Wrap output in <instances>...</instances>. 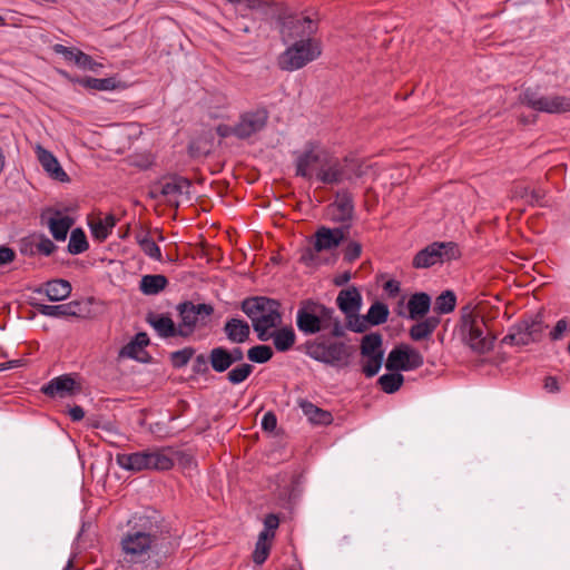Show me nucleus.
I'll list each match as a JSON object with an SVG mask.
<instances>
[{
    "label": "nucleus",
    "instance_id": "obj_42",
    "mask_svg": "<svg viewBox=\"0 0 570 570\" xmlns=\"http://www.w3.org/2000/svg\"><path fill=\"white\" fill-rule=\"evenodd\" d=\"M456 296L452 291H445L439 295L434 303V312L438 314H448L454 311Z\"/></svg>",
    "mask_w": 570,
    "mask_h": 570
},
{
    "label": "nucleus",
    "instance_id": "obj_63",
    "mask_svg": "<svg viewBox=\"0 0 570 570\" xmlns=\"http://www.w3.org/2000/svg\"><path fill=\"white\" fill-rule=\"evenodd\" d=\"M317 253L318 252H316L314 249V245L312 247L305 248L301 255L299 261L302 263H304L305 265H311V264L315 263V261L317 258Z\"/></svg>",
    "mask_w": 570,
    "mask_h": 570
},
{
    "label": "nucleus",
    "instance_id": "obj_46",
    "mask_svg": "<svg viewBox=\"0 0 570 570\" xmlns=\"http://www.w3.org/2000/svg\"><path fill=\"white\" fill-rule=\"evenodd\" d=\"M384 352L375 353V355H366V362L363 364L362 372L366 377L375 376L383 362Z\"/></svg>",
    "mask_w": 570,
    "mask_h": 570
},
{
    "label": "nucleus",
    "instance_id": "obj_30",
    "mask_svg": "<svg viewBox=\"0 0 570 570\" xmlns=\"http://www.w3.org/2000/svg\"><path fill=\"white\" fill-rule=\"evenodd\" d=\"M168 285V279L161 274L144 275L139 283V289L145 295H157Z\"/></svg>",
    "mask_w": 570,
    "mask_h": 570
},
{
    "label": "nucleus",
    "instance_id": "obj_51",
    "mask_svg": "<svg viewBox=\"0 0 570 570\" xmlns=\"http://www.w3.org/2000/svg\"><path fill=\"white\" fill-rule=\"evenodd\" d=\"M521 197H528V203L530 205L542 206V200L546 197V191L541 188H535L529 190L528 187H523L520 191Z\"/></svg>",
    "mask_w": 570,
    "mask_h": 570
},
{
    "label": "nucleus",
    "instance_id": "obj_43",
    "mask_svg": "<svg viewBox=\"0 0 570 570\" xmlns=\"http://www.w3.org/2000/svg\"><path fill=\"white\" fill-rule=\"evenodd\" d=\"M389 317V308L384 303L375 302L371 305L366 320L371 325L376 326L385 323Z\"/></svg>",
    "mask_w": 570,
    "mask_h": 570
},
{
    "label": "nucleus",
    "instance_id": "obj_53",
    "mask_svg": "<svg viewBox=\"0 0 570 570\" xmlns=\"http://www.w3.org/2000/svg\"><path fill=\"white\" fill-rule=\"evenodd\" d=\"M279 525V519L276 514L269 513L264 519V530L261 533H265L267 538H275V530Z\"/></svg>",
    "mask_w": 570,
    "mask_h": 570
},
{
    "label": "nucleus",
    "instance_id": "obj_57",
    "mask_svg": "<svg viewBox=\"0 0 570 570\" xmlns=\"http://www.w3.org/2000/svg\"><path fill=\"white\" fill-rule=\"evenodd\" d=\"M208 356H205L204 354H199L195 357L193 363V372L196 374H206L208 368Z\"/></svg>",
    "mask_w": 570,
    "mask_h": 570
},
{
    "label": "nucleus",
    "instance_id": "obj_55",
    "mask_svg": "<svg viewBox=\"0 0 570 570\" xmlns=\"http://www.w3.org/2000/svg\"><path fill=\"white\" fill-rule=\"evenodd\" d=\"M39 238V243L36 245L37 250L45 256H50L57 249V246L45 235H40Z\"/></svg>",
    "mask_w": 570,
    "mask_h": 570
},
{
    "label": "nucleus",
    "instance_id": "obj_26",
    "mask_svg": "<svg viewBox=\"0 0 570 570\" xmlns=\"http://www.w3.org/2000/svg\"><path fill=\"white\" fill-rule=\"evenodd\" d=\"M224 333L232 343H244L250 335L248 323L239 318H229L224 325Z\"/></svg>",
    "mask_w": 570,
    "mask_h": 570
},
{
    "label": "nucleus",
    "instance_id": "obj_40",
    "mask_svg": "<svg viewBox=\"0 0 570 570\" xmlns=\"http://www.w3.org/2000/svg\"><path fill=\"white\" fill-rule=\"evenodd\" d=\"M136 240L140 246L141 250L156 261H161V250L160 247L156 244L154 239L148 236V233H139L136 235Z\"/></svg>",
    "mask_w": 570,
    "mask_h": 570
},
{
    "label": "nucleus",
    "instance_id": "obj_50",
    "mask_svg": "<svg viewBox=\"0 0 570 570\" xmlns=\"http://www.w3.org/2000/svg\"><path fill=\"white\" fill-rule=\"evenodd\" d=\"M252 326L254 331L257 333V337L259 341L266 342L274 336V332H269L271 328L277 327L278 325H268L259 320H255L252 322Z\"/></svg>",
    "mask_w": 570,
    "mask_h": 570
},
{
    "label": "nucleus",
    "instance_id": "obj_24",
    "mask_svg": "<svg viewBox=\"0 0 570 570\" xmlns=\"http://www.w3.org/2000/svg\"><path fill=\"white\" fill-rule=\"evenodd\" d=\"M80 305L81 304L78 301H72L60 305L31 303V306L35 307L40 314L50 317H78Z\"/></svg>",
    "mask_w": 570,
    "mask_h": 570
},
{
    "label": "nucleus",
    "instance_id": "obj_19",
    "mask_svg": "<svg viewBox=\"0 0 570 570\" xmlns=\"http://www.w3.org/2000/svg\"><path fill=\"white\" fill-rule=\"evenodd\" d=\"M80 391V386L68 374L57 376L41 387V392L49 397L72 396Z\"/></svg>",
    "mask_w": 570,
    "mask_h": 570
},
{
    "label": "nucleus",
    "instance_id": "obj_62",
    "mask_svg": "<svg viewBox=\"0 0 570 570\" xmlns=\"http://www.w3.org/2000/svg\"><path fill=\"white\" fill-rule=\"evenodd\" d=\"M16 252L8 246H0V266L13 262Z\"/></svg>",
    "mask_w": 570,
    "mask_h": 570
},
{
    "label": "nucleus",
    "instance_id": "obj_56",
    "mask_svg": "<svg viewBox=\"0 0 570 570\" xmlns=\"http://www.w3.org/2000/svg\"><path fill=\"white\" fill-rule=\"evenodd\" d=\"M52 50L58 53V55H62L65 57L66 60H69V61H76V57H77V53L80 49H77V48H70V47H66L63 45H60V43H56L52 46Z\"/></svg>",
    "mask_w": 570,
    "mask_h": 570
},
{
    "label": "nucleus",
    "instance_id": "obj_27",
    "mask_svg": "<svg viewBox=\"0 0 570 570\" xmlns=\"http://www.w3.org/2000/svg\"><path fill=\"white\" fill-rule=\"evenodd\" d=\"M430 307L431 297L428 293H414L407 302L409 318L414 321L422 320L429 313Z\"/></svg>",
    "mask_w": 570,
    "mask_h": 570
},
{
    "label": "nucleus",
    "instance_id": "obj_59",
    "mask_svg": "<svg viewBox=\"0 0 570 570\" xmlns=\"http://www.w3.org/2000/svg\"><path fill=\"white\" fill-rule=\"evenodd\" d=\"M60 73L68 79L70 82L79 83L81 87L91 90L92 89V77H72L66 71H60Z\"/></svg>",
    "mask_w": 570,
    "mask_h": 570
},
{
    "label": "nucleus",
    "instance_id": "obj_3",
    "mask_svg": "<svg viewBox=\"0 0 570 570\" xmlns=\"http://www.w3.org/2000/svg\"><path fill=\"white\" fill-rule=\"evenodd\" d=\"M460 334L462 341L478 354L490 352L497 340L489 331L484 317L469 306L462 308Z\"/></svg>",
    "mask_w": 570,
    "mask_h": 570
},
{
    "label": "nucleus",
    "instance_id": "obj_61",
    "mask_svg": "<svg viewBox=\"0 0 570 570\" xmlns=\"http://www.w3.org/2000/svg\"><path fill=\"white\" fill-rule=\"evenodd\" d=\"M91 232L94 237L100 240L106 239L110 234L108 226H106L101 220L92 226Z\"/></svg>",
    "mask_w": 570,
    "mask_h": 570
},
{
    "label": "nucleus",
    "instance_id": "obj_14",
    "mask_svg": "<svg viewBox=\"0 0 570 570\" xmlns=\"http://www.w3.org/2000/svg\"><path fill=\"white\" fill-rule=\"evenodd\" d=\"M424 364L423 355L406 344L394 347L387 355L385 367L387 371H412Z\"/></svg>",
    "mask_w": 570,
    "mask_h": 570
},
{
    "label": "nucleus",
    "instance_id": "obj_15",
    "mask_svg": "<svg viewBox=\"0 0 570 570\" xmlns=\"http://www.w3.org/2000/svg\"><path fill=\"white\" fill-rule=\"evenodd\" d=\"M350 226L348 224L337 228L321 226L314 234V249L324 252L338 247L347 238Z\"/></svg>",
    "mask_w": 570,
    "mask_h": 570
},
{
    "label": "nucleus",
    "instance_id": "obj_11",
    "mask_svg": "<svg viewBox=\"0 0 570 570\" xmlns=\"http://www.w3.org/2000/svg\"><path fill=\"white\" fill-rule=\"evenodd\" d=\"M519 101L539 112L564 114L570 111V98L566 96H542L533 88L524 89Z\"/></svg>",
    "mask_w": 570,
    "mask_h": 570
},
{
    "label": "nucleus",
    "instance_id": "obj_6",
    "mask_svg": "<svg viewBox=\"0 0 570 570\" xmlns=\"http://www.w3.org/2000/svg\"><path fill=\"white\" fill-rule=\"evenodd\" d=\"M320 43L314 39L296 40L279 55L277 65L285 71H294L305 67L321 56Z\"/></svg>",
    "mask_w": 570,
    "mask_h": 570
},
{
    "label": "nucleus",
    "instance_id": "obj_52",
    "mask_svg": "<svg viewBox=\"0 0 570 570\" xmlns=\"http://www.w3.org/2000/svg\"><path fill=\"white\" fill-rule=\"evenodd\" d=\"M75 63L81 69L92 71H95L98 67H101V63L96 62L91 56L85 53L81 50L78 51Z\"/></svg>",
    "mask_w": 570,
    "mask_h": 570
},
{
    "label": "nucleus",
    "instance_id": "obj_35",
    "mask_svg": "<svg viewBox=\"0 0 570 570\" xmlns=\"http://www.w3.org/2000/svg\"><path fill=\"white\" fill-rule=\"evenodd\" d=\"M247 8L250 10L262 11L267 19H276L282 11L283 3L275 2L274 0H245Z\"/></svg>",
    "mask_w": 570,
    "mask_h": 570
},
{
    "label": "nucleus",
    "instance_id": "obj_48",
    "mask_svg": "<svg viewBox=\"0 0 570 570\" xmlns=\"http://www.w3.org/2000/svg\"><path fill=\"white\" fill-rule=\"evenodd\" d=\"M346 324L345 328L355 332V333H364L367 331L368 326L371 325L370 322L366 320V315H360L358 313H355L351 317H345Z\"/></svg>",
    "mask_w": 570,
    "mask_h": 570
},
{
    "label": "nucleus",
    "instance_id": "obj_4",
    "mask_svg": "<svg viewBox=\"0 0 570 570\" xmlns=\"http://www.w3.org/2000/svg\"><path fill=\"white\" fill-rule=\"evenodd\" d=\"M116 462L120 468L131 472L168 471L175 464L169 448H149L134 453H119Z\"/></svg>",
    "mask_w": 570,
    "mask_h": 570
},
{
    "label": "nucleus",
    "instance_id": "obj_5",
    "mask_svg": "<svg viewBox=\"0 0 570 570\" xmlns=\"http://www.w3.org/2000/svg\"><path fill=\"white\" fill-rule=\"evenodd\" d=\"M305 347L309 357L335 367L348 366L354 353V346L341 341H331L323 336L307 341Z\"/></svg>",
    "mask_w": 570,
    "mask_h": 570
},
{
    "label": "nucleus",
    "instance_id": "obj_21",
    "mask_svg": "<svg viewBox=\"0 0 570 570\" xmlns=\"http://www.w3.org/2000/svg\"><path fill=\"white\" fill-rule=\"evenodd\" d=\"M336 305L345 317L358 313L362 306V295L355 286L341 289L336 297Z\"/></svg>",
    "mask_w": 570,
    "mask_h": 570
},
{
    "label": "nucleus",
    "instance_id": "obj_49",
    "mask_svg": "<svg viewBox=\"0 0 570 570\" xmlns=\"http://www.w3.org/2000/svg\"><path fill=\"white\" fill-rule=\"evenodd\" d=\"M126 86L121 83V81L117 80L116 77L109 78H94L92 77V89L98 91H108L115 90L119 88H125Z\"/></svg>",
    "mask_w": 570,
    "mask_h": 570
},
{
    "label": "nucleus",
    "instance_id": "obj_64",
    "mask_svg": "<svg viewBox=\"0 0 570 570\" xmlns=\"http://www.w3.org/2000/svg\"><path fill=\"white\" fill-rule=\"evenodd\" d=\"M383 288L389 294V296L395 297L400 293V282L390 279L384 284Z\"/></svg>",
    "mask_w": 570,
    "mask_h": 570
},
{
    "label": "nucleus",
    "instance_id": "obj_45",
    "mask_svg": "<svg viewBox=\"0 0 570 570\" xmlns=\"http://www.w3.org/2000/svg\"><path fill=\"white\" fill-rule=\"evenodd\" d=\"M273 355V350L268 345H256L247 351V358L259 364L268 362Z\"/></svg>",
    "mask_w": 570,
    "mask_h": 570
},
{
    "label": "nucleus",
    "instance_id": "obj_47",
    "mask_svg": "<svg viewBox=\"0 0 570 570\" xmlns=\"http://www.w3.org/2000/svg\"><path fill=\"white\" fill-rule=\"evenodd\" d=\"M195 354L194 347H184L183 350L175 351L170 354V362L175 368H181L188 364Z\"/></svg>",
    "mask_w": 570,
    "mask_h": 570
},
{
    "label": "nucleus",
    "instance_id": "obj_44",
    "mask_svg": "<svg viewBox=\"0 0 570 570\" xmlns=\"http://www.w3.org/2000/svg\"><path fill=\"white\" fill-rule=\"evenodd\" d=\"M254 371V366L249 363H240L227 373V380L230 384L236 385L246 381Z\"/></svg>",
    "mask_w": 570,
    "mask_h": 570
},
{
    "label": "nucleus",
    "instance_id": "obj_23",
    "mask_svg": "<svg viewBox=\"0 0 570 570\" xmlns=\"http://www.w3.org/2000/svg\"><path fill=\"white\" fill-rule=\"evenodd\" d=\"M147 323L158 333L160 337L169 338L175 336H183L179 325L176 326L169 315L148 313L146 317Z\"/></svg>",
    "mask_w": 570,
    "mask_h": 570
},
{
    "label": "nucleus",
    "instance_id": "obj_9",
    "mask_svg": "<svg viewBox=\"0 0 570 570\" xmlns=\"http://www.w3.org/2000/svg\"><path fill=\"white\" fill-rule=\"evenodd\" d=\"M546 327L542 315L538 313L534 317L523 318L512 325L509 333L501 340V344L524 346L539 342Z\"/></svg>",
    "mask_w": 570,
    "mask_h": 570
},
{
    "label": "nucleus",
    "instance_id": "obj_12",
    "mask_svg": "<svg viewBox=\"0 0 570 570\" xmlns=\"http://www.w3.org/2000/svg\"><path fill=\"white\" fill-rule=\"evenodd\" d=\"M177 311L180 317L179 327L183 331V337H187L197 326H206L214 313V307L210 304L202 303L194 304L190 301L181 302L177 305Z\"/></svg>",
    "mask_w": 570,
    "mask_h": 570
},
{
    "label": "nucleus",
    "instance_id": "obj_41",
    "mask_svg": "<svg viewBox=\"0 0 570 570\" xmlns=\"http://www.w3.org/2000/svg\"><path fill=\"white\" fill-rule=\"evenodd\" d=\"M89 247L87 236L81 228H76L71 232L68 243V252L72 255H78L86 252Z\"/></svg>",
    "mask_w": 570,
    "mask_h": 570
},
{
    "label": "nucleus",
    "instance_id": "obj_25",
    "mask_svg": "<svg viewBox=\"0 0 570 570\" xmlns=\"http://www.w3.org/2000/svg\"><path fill=\"white\" fill-rule=\"evenodd\" d=\"M72 287L71 284L62 278L51 279L46 282L41 287L36 288V293L42 294L50 302H59L68 298L71 294Z\"/></svg>",
    "mask_w": 570,
    "mask_h": 570
},
{
    "label": "nucleus",
    "instance_id": "obj_18",
    "mask_svg": "<svg viewBox=\"0 0 570 570\" xmlns=\"http://www.w3.org/2000/svg\"><path fill=\"white\" fill-rule=\"evenodd\" d=\"M325 159L326 158H324L318 150L317 145L313 141H308L305 145L304 151L296 158V176L309 179L312 177V169L315 166H320L321 168Z\"/></svg>",
    "mask_w": 570,
    "mask_h": 570
},
{
    "label": "nucleus",
    "instance_id": "obj_54",
    "mask_svg": "<svg viewBox=\"0 0 570 570\" xmlns=\"http://www.w3.org/2000/svg\"><path fill=\"white\" fill-rule=\"evenodd\" d=\"M362 254V245L357 242H350L344 249V261L353 263Z\"/></svg>",
    "mask_w": 570,
    "mask_h": 570
},
{
    "label": "nucleus",
    "instance_id": "obj_39",
    "mask_svg": "<svg viewBox=\"0 0 570 570\" xmlns=\"http://www.w3.org/2000/svg\"><path fill=\"white\" fill-rule=\"evenodd\" d=\"M382 344L383 340L380 333L364 335L361 342V355H375V353L383 352Z\"/></svg>",
    "mask_w": 570,
    "mask_h": 570
},
{
    "label": "nucleus",
    "instance_id": "obj_37",
    "mask_svg": "<svg viewBox=\"0 0 570 570\" xmlns=\"http://www.w3.org/2000/svg\"><path fill=\"white\" fill-rule=\"evenodd\" d=\"M342 166L345 174V180H353L354 178L363 177L368 166H364V163L357 158L345 157L342 159Z\"/></svg>",
    "mask_w": 570,
    "mask_h": 570
},
{
    "label": "nucleus",
    "instance_id": "obj_31",
    "mask_svg": "<svg viewBox=\"0 0 570 570\" xmlns=\"http://www.w3.org/2000/svg\"><path fill=\"white\" fill-rule=\"evenodd\" d=\"M439 324V316H429L410 328V337L415 342L426 340L432 335Z\"/></svg>",
    "mask_w": 570,
    "mask_h": 570
},
{
    "label": "nucleus",
    "instance_id": "obj_13",
    "mask_svg": "<svg viewBox=\"0 0 570 570\" xmlns=\"http://www.w3.org/2000/svg\"><path fill=\"white\" fill-rule=\"evenodd\" d=\"M268 118V110L264 107L245 111L230 131L238 139H248L266 127Z\"/></svg>",
    "mask_w": 570,
    "mask_h": 570
},
{
    "label": "nucleus",
    "instance_id": "obj_22",
    "mask_svg": "<svg viewBox=\"0 0 570 570\" xmlns=\"http://www.w3.org/2000/svg\"><path fill=\"white\" fill-rule=\"evenodd\" d=\"M345 171L340 159H325L316 174V179L325 185H338L345 180Z\"/></svg>",
    "mask_w": 570,
    "mask_h": 570
},
{
    "label": "nucleus",
    "instance_id": "obj_29",
    "mask_svg": "<svg viewBox=\"0 0 570 570\" xmlns=\"http://www.w3.org/2000/svg\"><path fill=\"white\" fill-rule=\"evenodd\" d=\"M149 344V337L147 333L140 332L137 333L134 338L124 345L119 351V357H129L137 361H145L140 353L144 352V348Z\"/></svg>",
    "mask_w": 570,
    "mask_h": 570
},
{
    "label": "nucleus",
    "instance_id": "obj_32",
    "mask_svg": "<svg viewBox=\"0 0 570 570\" xmlns=\"http://www.w3.org/2000/svg\"><path fill=\"white\" fill-rule=\"evenodd\" d=\"M208 361L212 368L217 373H224L233 365V360L229 357L228 348L217 346L210 350Z\"/></svg>",
    "mask_w": 570,
    "mask_h": 570
},
{
    "label": "nucleus",
    "instance_id": "obj_60",
    "mask_svg": "<svg viewBox=\"0 0 570 570\" xmlns=\"http://www.w3.org/2000/svg\"><path fill=\"white\" fill-rule=\"evenodd\" d=\"M277 426V417L274 412L268 411L262 420V429L266 432H273Z\"/></svg>",
    "mask_w": 570,
    "mask_h": 570
},
{
    "label": "nucleus",
    "instance_id": "obj_7",
    "mask_svg": "<svg viewBox=\"0 0 570 570\" xmlns=\"http://www.w3.org/2000/svg\"><path fill=\"white\" fill-rule=\"evenodd\" d=\"M279 26V32L284 42L291 40L313 39L317 32L318 21L309 16L286 14L285 8H282L276 17Z\"/></svg>",
    "mask_w": 570,
    "mask_h": 570
},
{
    "label": "nucleus",
    "instance_id": "obj_20",
    "mask_svg": "<svg viewBox=\"0 0 570 570\" xmlns=\"http://www.w3.org/2000/svg\"><path fill=\"white\" fill-rule=\"evenodd\" d=\"M36 154L39 163L41 164L45 171L55 180L67 183L70 180L67 173L60 166L55 155L43 148L41 145L36 146Z\"/></svg>",
    "mask_w": 570,
    "mask_h": 570
},
{
    "label": "nucleus",
    "instance_id": "obj_8",
    "mask_svg": "<svg viewBox=\"0 0 570 570\" xmlns=\"http://www.w3.org/2000/svg\"><path fill=\"white\" fill-rule=\"evenodd\" d=\"M240 308L252 322L259 320L268 325L282 324L281 303L277 299L266 296H250L240 303Z\"/></svg>",
    "mask_w": 570,
    "mask_h": 570
},
{
    "label": "nucleus",
    "instance_id": "obj_33",
    "mask_svg": "<svg viewBox=\"0 0 570 570\" xmlns=\"http://www.w3.org/2000/svg\"><path fill=\"white\" fill-rule=\"evenodd\" d=\"M299 405L312 423L322 425L332 423L333 415L328 411L320 409L308 401H302Z\"/></svg>",
    "mask_w": 570,
    "mask_h": 570
},
{
    "label": "nucleus",
    "instance_id": "obj_58",
    "mask_svg": "<svg viewBox=\"0 0 570 570\" xmlns=\"http://www.w3.org/2000/svg\"><path fill=\"white\" fill-rule=\"evenodd\" d=\"M569 323L566 318H561L557 322L553 330L550 332V338L552 341H559L563 337L564 332L568 330Z\"/></svg>",
    "mask_w": 570,
    "mask_h": 570
},
{
    "label": "nucleus",
    "instance_id": "obj_28",
    "mask_svg": "<svg viewBox=\"0 0 570 570\" xmlns=\"http://www.w3.org/2000/svg\"><path fill=\"white\" fill-rule=\"evenodd\" d=\"M53 214L55 217L48 218L46 224L56 240H65L75 220L69 216H61L59 210H55Z\"/></svg>",
    "mask_w": 570,
    "mask_h": 570
},
{
    "label": "nucleus",
    "instance_id": "obj_17",
    "mask_svg": "<svg viewBox=\"0 0 570 570\" xmlns=\"http://www.w3.org/2000/svg\"><path fill=\"white\" fill-rule=\"evenodd\" d=\"M331 219L335 223L350 225L354 216V202L353 196L347 189H342L336 193L335 200L328 206Z\"/></svg>",
    "mask_w": 570,
    "mask_h": 570
},
{
    "label": "nucleus",
    "instance_id": "obj_1",
    "mask_svg": "<svg viewBox=\"0 0 570 570\" xmlns=\"http://www.w3.org/2000/svg\"><path fill=\"white\" fill-rule=\"evenodd\" d=\"M122 552L129 557V562H141L148 552L166 557L170 553L171 543L168 538H163L158 525L148 518H141L138 527L128 531L120 541Z\"/></svg>",
    "mask_w": 570,
    "mask_h": 570
},
{
    "label": "nucleus",
    "instance_id": "obj_38",
    "mask_svg": "<svg viewBox=\"0 0 570 570\" xmlns=\"http://www.w3.org/2000/svg\"><path fill=\"white\" fill-rule=\"evenodd\" d=\"M274 539L267 538L265 533H259L252 558L254 563L263 564L272 550V542Z\"/></svg>",
    "mask_w": 570,
    "mask_h": 570
},
{
    "label": "nucleus",
    "instance_id": "obj_36",
    "mask_svg": "<svg viewBox=\"0 0 570 570\" xmlns=\"http://www.w3.org/2000/svg\"><path fill=\"white\" fill-rule=\"evenodd\" d=\"M404 376L397 371H393L392 373L383 374L377 380V385L380 389L387 393L393 394L397 392L403 385Z\"/></svg>",
    "mask_w": 570,
    "mask_h": 570
},
{
    "label": "nucleus",
    "instance_id": "obj_10",
    "mask_svg": "<svg viewBox=\"0 0 570 570\" xmlns=\"http://www.w3.org/2000/svg\"><path fill=\"white\" fill-rule=\"evenodd\" d=\"M461 256L454 242H434L419 250L412 261L414 268H429L438 263L458 259Z\"/></svg>",
    "mask_w": 570,
    "mask_h": 570
},
{
    "label": "nucleus",
    "instance_id": "obj_34",
    "mask_svg": "<svg viewBox=\"0 0 570 570\" xmlns=\"http://www.w3.org/2000/svg\"><path fill=\"white\" fill-rule=\"evenodd\" d=\"M296 335L291 326L274 331L273 343L278 352H287L295 344Z\"/></svg>",
    "mask_w": 570,
    "mask_h": 570
},
{
    "label": "nucleus",
    "instance_id": "obj_16",
    "mask_svg": "<svg viewBox=\"0 0 570 570\" xmlns=\"http://www.w3.org/2000/svg\"><path fill=\"white\" fill-rule=\"evenodd\" d=\"M159 193L167 200L169 206L178 208V197L183 194L188 195L191 181L179 175H171L168 178H164L158 184Z\"/></svg>",
    "mask_w": 570,
    "mask_h": 570
},
{
    "label": "nucleus",
    "instance_id": "obj_2",
    "mask_svg": "<svg viewBox=\"0 0 570 570\" xmlns=\"http://www.w3.org/2000/svg\"><path fill=\"white\" fill-rule=\"evenodd\" d=\"M296 325L306 335H313L331 328L332 337L345 336L342 322L332 307L313 299L303 301L296 315Z\"/></svg>",
    "mask_w": 570,
    "mask_h": 570
}]
</instances>
